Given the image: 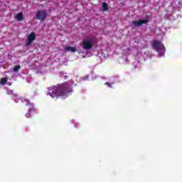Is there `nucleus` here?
<instances>
[{
	"label": "nucleus",
	"mask_w": 182,
	"mask_h": 182,
	"mask_svg": "<svg viewBox=\"0 0 182 182\" xmlns=\"http://www.w3.org/2000/svg\"><path fill=\"white\" fill-rule=\"evenodd\" d=\"M16 18L18 21H21L22 19L23 18V14L22 13H18L16 14Z\"/></svg>",
	"instance_id": "obj_8"
},
{
	"label": "nucleus",
	"mask_w": 182,
	"mask_h": 182,
	"mask_svg": "<svg viewBox=\"0 0 182 182\" xmlns=\"http://www.w3.org/2000/svg\"><path fill=\"white\" fill-rule=\"evenodd\" d=\"M26 102H27L26 105L27 106H33L32 104L31 103V101L29 100H26Z\"/></svg>",
	"instance_id": "obj_12"
},
{
	"label": "nucleus",
	"mask_w": 182,
	"mask_h": 182,
	"mask_svg": "<svg viewBox=\"0 0 182 182\" xmlns=\"http://www.w3.org/2000/svg\"><path fill=\"white\" fill-rule=\"evenodd\" d=\"M73 92L72 85L65 82L58 85L53 86L51 89L48 92V95L53 99L55 97H62L63 100L66 99Z\"/></svg>",
	"instance_id": "obj_1"
},
{
	"label": "nucleus",
	"mask_w": 182,
	"mask_h": 182,
	"mask_svg": "<svg viewBox=\"0 0 182 182\" xmlns=\"http://www.w3.org/2000/svg\"><path fill=\"white\" fill-rule=\"evenodd\" d=\"M152 48L154 50H155L157 52H159L161 50L162 51L165 50L164 45H163L162 43H161L159 41L156 40L153 41Z\"/></svg>",
	"instance_id": "obj_3"
},
{
	"label": "nucleus",
	"mask_w": 182,
	"mask_h": 182,
	"mask_svg": "<svg viewBox=\"0 0 182 182\" xmlns=\"http://www.w3.org/2000/svg\"><path fill=\"white\" fill-rule=\"evenodd\" d=\"M102 11H109V6L106 2L102 3Z\"/></svg>",
	"instance_id": "obj_9"
},
{
	"label": "nucleus",
	"mask_w": 182,
	"mask_h": 182,
	"mask_svg": "<svg viewBox=\"0 0 182 182\" xmlns=\"http://www.w3.org/2000/svg\"><path fill=\"white\" fill-rule=\"evenodd\" d=\"M47 18V12L45 10H40L38 11L36 14V18L37 20L41 21L42 22H44L45 20H46Z\"/></svg>",
	"instance_id": "obj_4"
},
{
	"label": "nucleus",
	"mask_w": 182,
	"mask_h": 182,
	"mask_svg": "<svg viewBox=\"0 0 182 182\" xmlns=\"http://www.w3.org/2000/svg\"><path fill=\"white\" fill-rule=\"evenodd\" d=\"M149 19H139L138 21H133L132 24L135 27H141L143 24L149 23Z\"/></svg>",
	"instance_id": "obj_5"
},
{
	"label": "nucleus",
	"mask_w": 182,
	"mask_h": 182,
	"mask_svg": "<svg viewBox=\"0 0 182 182\" xmlns=\"http://www.w3.org/2000/svg\"><path fill=\"white\" fill-rule=\"evenodd\" d=\"M20 69L21 65H15L14 68H13V72L18 73Z\"/></svg>",
	"instance_id": "obj_10"
},
{
	"label": "nucleus",
	"mask_w": 182,
	"mask_h": 182,
	"mask_svg": "<svg viewBox=\"0 0 182 182\" xmlns=\"http://www.w3.org/2000/svg\"><path fill=\"white\" fill-rule=\"evenodd\" d=\"M36 39V35L35 34V33L32 32L27 37L28 42L26 43V46H31L32 44V43L33 42V41Z\"/></svg>",
	"instance_id": "obj_6"
},
{
	"label": "nucleus",
	"mask_w": 182,
	"mask_h": 182,
	"mask_svg": "<svg viewBox=\"0 0 182 182\" xmlns=\"http://www.w3.org/2000/svg\"><path fill=\"white\" fill-rule=\"evenodd\" d=\"M95 40H96V37H92L90 39L83 40L82 48L87 50H91L94 47Z\"/></svg>",
	"instance_id": "obj_2"
},
{
	"label": "nucleus",
	"mask_w": 182,
	"mask_h": 182,
	"mask_svg": "<svg viewBox=\"0 0 182 182\" xmlns=\"http://www.w3.org/2000/svg\"><path fill=\"white\" fill-rule=\"evenodd\" d=\"M105 85H107L108 87H109L110 88H112V85L109 82H105Z\"/></svg>",
	"instance_id": "obj_14"
},
{
	"label": "nucleus",
	"mask_w": 182,
	"mask_h": 182,
	"mask_svg": "<svg viewBox=\"0 0 182 182\" xmlns=\"http://www.w3.org/2000/svg\"><path fill=\"white\" fill-rule=\"evenodd\" d=\"M25 117H26L27 118H31V113H27L25 114Z\"/></svg>",
	"instance_id": "obj_13"
},
{
	"label": "nucleus",
	"mask_w": 182,
	"mask_h": 182,
	"mask_svg": "<svg viewBox=\"0 0 182 182\" xmlns=\"http://www.w3.org/2000/svg\"><path fill=\"white\" fill-rule=\"evenodd\" d=\"M6 82H7V78L6 77H3L0 80V84H1L2 85H6Z\"/></svg>",
	"instance_id": "obj_11"
},
{
	"label": "nucleus",
	"mask_w": 182,
	"mask_h": 182,
	"mask_svg": "<svg viewBox=\"0 0 182 182\" xmlns=\"http://www.w3.org/2000/svg\"><path fill=\"white\" fill-rule=\"evenodd\" d=\"M65 50L72 51V53H76L77 48H76V47L67 46L65 48Z\"/></svg>",
	"instance_id": "obj_7"
}]
</instances>
